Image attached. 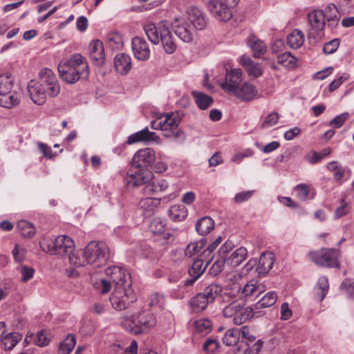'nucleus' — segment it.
Here are the masks:
<instances>
[{"label":"nucleus","mask_w":354,"mask_h":354,"mask_svg":"<svg viewBox=\"0 0 354 354\" xmlns=\"http://www.w3.org/2000/svg\"><path fill=\"white\" fill-rule=\"evenodd\" d=\"M339 46V40L338 39H333L331 41L327 42L324 46L323 50L325 54H333L334 53Z\"/></svg>","instance_id":"obj_58"},{"label":"nucleus","mask_w":354,"mask_h":354,"mask_svg":"<svg viewBox=\"0 0 354 354\" xmlns=\"http://www.w3.org/2000/svg\"><path fill=\"white\" fill-rule=\"evenodd\" d=\"M160 204V198L147 197L140 201L138 207L145 217H149L157 210Z\"/></svg>","instance_id":"obj_22"},{"label":"nucleus","mask_w":354,"mask_h":354,"mask_svg":"<svg viewBox=\"0 0 354 354\" xmlns=\"http://www.w3.org/2000/svg\"><path fill=\"white\" fill-rule=\"evenodd\" d=\"M206 26L205 15L197 7H191L185 18L176 19L172 24L176 36L185 43L192 42L196 37V30H203Z\"/></svg>","instance_id":"obj_3"},{"label":"nucleus","mask_w":354,"mask_h":354,"mask_svg":"<svg viewBox=\"0 0 354 354\" xmlns=\"http://www.w3.org/2000/svg\"><path fill=\"white\" fill-rule=\"evenodd\" d=\"M124 321L129 322L123 324L126 330L140 334L148 332L156 324V319L148 307L142 305L138 306V310L132 315L127 314L122 317Z\"/></svg>","instance_id":"obj_5"},{"label":"nucleus","mask_w":354,"mask_h":354,"mask_svg":"<svg viewBox=\"0 0 354 354\" xmlns=\"http://www.w3.org/2000/svg\"><path fill=\"white\" fill-rule=\"evenodd\" d=\"M158 192L156 181H152V180L146 183L142 188V192L145 195H151Z\"/></svg>","instance_id":"obj_59"},{"label":"nucleus","mask_w":354,"mask_h":354,"mask_svg":"<svg viewBox=\"0 0 354 354\" xmlns=\"http://www.w3.org/2000/svg\"><path fill=\"white\" fill-rule=\"evenodd\" d=\"M76 344V338L74 334H68L60 343L58 353L70 354Z\"/></svg>","instance_id":"obj_35"},{"label":"nucleus","mask_w":354,"mask_h":354,"mask_svg":"<svg viewBox=\"0 0 354 354\" xmlns=\"http://www.w3.org/2000/svg\"><path fill=\"white\" fill-rule=\"evenodd\" d=\"M170 218L174 221H180L187 216V209L181 205H173L169 211Z\"/></svg>","instance_id":"obj_39"},{"label":"nucleus","mask_w":354,"mask_h":354,"mask_svg":"<svg viewBox=\"0 0 354 354\" xmlns=\"http://www.w3.org/2000/svg\"><path fill=\"white\" fill-rule=\"evenodd\" d=\"M273 264L274 254L272 252H264L260 256L256 270L259 274L263 275L270 270Z\"/></svg>","instance_id":"obj_24"},{"label":"nucleus","mask_w":354,"mask_h":354,"mask_svg":"<svg viewBox=\"0 0 354 354\" xmlns=\"http://www.w3.org/2000/svg\"><path fill=\"white\" fill-rule=\"evenodd\" d=\"M328 288L329 284L327 277L324 276L320 277L315 287V297L319 301H322L326 297Z\"/></svg>","instance_id":"obj_36"},{"label":"nucleus","mask_w":354,"mask_h":354,"mask_svg":"<svg viewBox=\"0 0 354 354\" xmlns=\"http://www.w3.org/2000/svg\"><path fill=\"white\" fill-rule=\"evenodd\" d=\"M203 246L204 243L203 240H201L199 242L191 243L185 249V255L192 257L194 254L200 252Z\"/></svg>","instance_id":"obj_50"},{"label":"nucleus","mask_w":354,"mask_h":354,"mask_svg":"<svg viewBox=\"0 0 354 354\" xmlns=\"http://www.w3.org/2000/svg\"><path fill=\"white\" fill-rule=\"evenodd\" d=\"M192 93L196 104L201 109H207L213 103V98L203 92L194 91Z\"/></svg>","instance_id":"obj_33"},{"label":"nucleus","mask_w":354,"mask_h":354,"mask_svg":"<svg viewBox=\"0 0 354 354\" xmlns=\"http://www.w3.org/2000/svg\"><path fill=\"white\" fill-rule=\"evenodd\" d=\"M196 230L201 236H205L214 228V221L209 216H203L197 221Z\"/></svg>","instance_id":"obj_28"},{"label":"nucleus","mask_w":354,"mask_h":354,"mask_svg":"<svg viewBox=\"0 0 354 354\" xmlns=\"http://www.w3.org/2000/svg\"><path fill=\"white\" fill-rule=\"evenodd\" d=\"M305 36L304 32L299 29L293 30L289 33V47L293 49L300 48L304 43Z\"/></svg>","instance_id":"obj_34"},{"label":"nucleus","mask_w":354,"mask_h":354,"mask_svg":"<svg viewBox=\"0 0 354 354\" xmlns=\"http://www.w3.org/2000/svg\"><path fill=\"white\" fill-rule=\"evenodd\" d=\"M253 193L254 191H246L237 193L234 196V201L236 203H241L246 201L252 197Z\"/></svg>","instance_id":"obj_64"},{"label":"nucleus","mask_w":354,"mask_h":354,"mask_svg":"<svg viewBox=\"0 0 354 354\" xmlns=\"http://www.w3.org/2000/svg\"><path fill=\"white\" fill-rule=\"evenodd\" d=\"M207 266V263L205 266H203V261L202 259H196L193 262L191 268L188 271L189 275L196 276V277L199 278L205 270Z\"/></svg>","instance_id":"obj_47"},{"label":"nucleus","mask_w":354,"mask_h":354,"mask_svg":"<svg viewBox=\"0 0 354 354\" xmlns=\"http://www.w3.org/2000/svg\"><path fill=\"white\" fill-rule=\"evenodd\" d=\"M340 288L345 290L348 294L349 298L354 299V280L351 279H344L340 286Z\"/></svg>","instance_id":"obj_55"},{"label":"nucleus","mask_w":354,"mask_h":354,"mask_svg":"<svg viewBox=\"0 0 354 354\" xmlns=\"http://www.w3.org/2000/svg\"><path fill=\"white\" fill-rule=\"evenodd\" d=\"M341 205L335 212V218H339L346 215L349 212V207L346 202L345 197L340 200Z\"/></svg>","instance_id":"obj_56"},{"label":"nucleus","mask_w":354,"mask_h":354,"mask_svg":"<svg viewBox=\"0 0 354 354\" xmlns=\"http://www.w3.org/2000/svg\"><path fill=\"white\" fill-rule=\"evenodd\" d=\"M106 45L112 50L121 48L123 46L122 36L116 32L109 33L106 36Z\"/></svg>","instance_id":"obj_41"},{"label":"nucleus","mask_w":354,"mask_h":354,"mask_svg":"<svg viewBox=\"0 0 354 354\" xmlns=\"http://www.w3.org/2000/svg\"><path fill=\"white\" fill-rule=\"evenodd\" d=\"M240 335H242V337L250 342H252L255 340L256 337L252 330H251L248 326H243L240 329Z\"/></svg>","instance_id":"obj_61"},{"label":"nucleus","mask_w":354,"mask_h":354,"mask_svg":"<svg viewBox=\"0 0 354 354\" xmlns=\"http://www.w3.org/2000/svg\"><path fill=\"white\" fill-rule=\"evenodd\" d=\"M88 50L90 58L93 64L97 66H103L105 62V54L102 41L98 39L91 41Z\"/></svg>","instance_id":"obj_18"},{"label":"nucleus","mask_w":354,"mask_h":354,"mask_svg":"<svg viewBox=\"0 0 354 354\" xmlns=\"http://www.w3.org/2000/svg\"><path fill=\"white\" fill-rule=\"evenodd\" d=\"M239 337V329L236 328H230L226 331L223 342L227 346H235L238 343Z\"/></svg>","instance_id":"obj_42"},{"label":"nucleus","mask_w":354,"mask_h":354,"mask_svg":"<svg viewBox=\"0 0 354 354\" xmlns=\"http://www.w3.org/2000/svg\"><path fill=\"white\" fill-rule=\"evenodd\" d=\"M66 257L68 259L70 263L73 266L81 267L84 266L86 263L87 264V261L83 252H73Z\"/></svg>","instance_id":"obj_46"},{"label":"nucleus","mask_w":354,"mask_h":354,"mask_svg":"<svg viewBox=\"0 0 354 354\" xmlns=\"http://www.w3.org/2000/svg\"><path fill=\"white\" fill-rule=\"evenodd\" d=\"M248 257V250L245 247H240L234 251L227 258V264L232 267L239 266Z\"/></svg>","instance_id":"obj_29"},{"label":"nucleus","mask_w":354,"mask_h":354,"mask_svg":"<svg viewBox=\"0 0 354 354\" xmlns=\"http://www.w3.org/2000/svg\"><path fill=\"white\" fill-rule=\"evenodd\" d=\"M156 141L158 142L160 138L154 132L149 131L148 127L130 135L127 140L128 145H133L139 142Z\"/></svg>","instance_id":"obj_19"},{"label":"nucleus","mask_w":354,"mask_h":354,"mask_svg":"<svg viewBox=\"0 0 354 354\" xmlns=\"http://www.w3.org/2000/svg\"><path fill=\"white\" fill-rule=\"evenodd\" d=\"M195 329L202 335H207L212 331V322L209 319H200L194 322Z\"/></svg>","instance_id":"obj_45"},{"label":"nucleus","mask_w":354,"mask_h":354,"mask_svg":"<svg viewBox=\"0 0 354 354\" xmlns=\"http://www.w3.org/2000/svg\"><path fill=\"white\" fill-rule=\"evenodd\" d=\"M153 173L149 169L141 170L139 171H129L126 176V183L128 186L133 187L145 185L149 180H152Z\"/></svg>","instance_id":"obj_15"},{"label":"nucleus","mask_w":354,"mask_h":354,"mask_svg":"<svg viewBox=\"0 0 354 354\" xmlns=\"http://www.w3.org/2000/svg\"><path fill=\"white\" fill-rule=\"evenodd\" d=\"M248 45L253 53V56L259 58L266 52V45L255 36L250 37L248 40Z\"/></svg>","instance_id":"obj_30"},{"label":"nucleus","mask_w":354,"mask_h":354,"mask_svg":"<svg viewBox=\"0 0 354 354\" xmlns=\"http://www.w3.org/2000/svg\"><path fill=\"white\" fill-rule=\"evenodd\" d=\"M218 346L219 344L216 339L209 338L204 342L203 349L207 353H212L218 349Z\"/></svg>","instance_id":"obj_57"},{"label":"nucleus","mask_w":354,"mask_h":354,"mask_svg":"<svg viewBox=\"0 0 354 354\" xmlns=\"http://www.w3.org/2000/svg\"><path fill=\"white\" fill-rule=\"evenodd\" d=\"M279 120V115L277 112H272L268 114L263 123L261 124V128L268 129L274 125Z\"/></svg>","instance_id":"obj_53"},{"label":"nucleus","mask_w":354,"mask_h":354,"mask_svg":"<svg viewBox=\"0 0 354 354\" xmlns=\"http://www.w3.org/2000/svg\"><path fill=\"white\" fill-rule=\"evenodd\" d=\"M169 27V23L167 21H160L158 24L148 23L144 26V30L149 40L153 44H158L163 30Z\"/></svg>","instance_id":"obj_16"},{"label":"nucleus","mask_w":354,"mask_h":354,"mask_svg":"<svg viewBox=\"0 0 354 354\" xmlns=\"http://www.w3.org/2000/svg\"><path fill=\"white\" fill-rule=\"evenodd\" d=\"M235 6L232 4L230 0H209L207 8L216 19L227 21L232 17L231 8Z\"/></svg>","instance_id":"obj_10"},{"label":"nucleus","mask_w":354,"mask_h":354,"mask_svg":"<svg viewBox=\"0 0 354 354\" xmlns=\"http://www.w3.org/2000/svg\"><path fill=\"white\" fill-rule=\"evenodd\" d=\"M58 72L61 79L71 84L80 80H87L90 74L87 60L80 53H75L68 59L60 62Z\"/></svg>","instance_id":"obj_4"},{"label":"nucleus","mask_w":354,"mask_h":354,"mask_svg":"<svg viewBox=\"0 0 354 354\" xmlns=\"http://www.w3.org/2000/svg\"><path fill=\"white\" fill-rule=\"evenodd\" d=\"M294 192L298 198L301 201H306L310 194V187L306 184H299L295 187Z\"/></svg>","instance_id":"obj_51"},{"label":"nucleus","mask_w":354,"mask_h":354,"mask_svg":"<svg viewBox=\"0 0 354 354\" xmlns=\"http://www.w3.org/2000/svg\"><path fill=\"white\" fill-rule=\"evenodd\" d=\"M348 115H349L348 113H344L336 116L330 122V125L335 128L340 127L344 124V122L348 119Z\"/></svg>","instance_id":"obj_63"},{"label":"nucleus","mask_w":354,"mask_h":354,"mask_svg":"<svg viewBox=\"0 0 354 354\" xmlns=\"http://www.w3.org/2000/svg\"><path fill=\"white\" fill-rule=\"evenodd\" d=\"M114 67L120 75L127 74L131 68V59L125 53L118 54L114 59Z\"/></svg>","instance_id":"obj_23"},{"label":"nucleus","mask_w":354,"mask_h":354,"mask_svg":"<svg viewBox=\"0 0 354 354\" xmlns=\"http://www.w3.org/2000/svg\"><path fill=\"white\" fill-rule=\"evenodd\" d=\"M169 27H167L163 30V34L160 37V41H161L162 46L166 53L172 54L177 48L176 44L169 30Z\"/></svg>","instance_id":"obj_27"},{"label":"nucleus","mask_w":354,"mask_h":354,"mask_svg":"<svg viewBox=\"0 0 354 354\" xmlns=\"http://www.w3.org/2000/svg\"><path fill=\"white\" fill-rule=\"evenodd\" d=\"M83 254L85 255L87 264L97 268L106 264L110 250L107 244L103 241H91L85 248Z\"/></svg>","instance_id":"obj_7"},{"label":"nucleus","mask_w":354,"mask_h":354,"mask_svg":"<svg viewBox=\"0 0 354 354\" xmlns=\"http://www.w3.org/2000/svg\"><path fill=\"white\" fill-rule=\"evenodd\" d=\"M179 122L180 119L173 113L160 114L151 122V127L156 130L170 131L175 129Z\"/></svg>","instance_id":"obj_13"},{"label":"nucleus","mask_w":354,"mask_h":354,"mask_svg":"<svg viewBox=\"0 0 354 354\" xmlns=\"http://www.w3.org/2000/svg\"><path fill=\"white\" fill-rule=\"evenodd\" d=\"M225 263H227L225 258H221L218 259L212 264L209 272L214 276L218 275L223 270Z\"/></svg>","instance_id":"obj_52"},{"label":"nucleus","mask_w":354,"mask_h":354,"mask_svg":"<svg viewBox=\"0 0 354 354\" xmlns=\"http://www.w3.org/2000/svg\"><path fill=\"white\" fill-rule=\"evenodd\" d=\"M17 229L24 237L28 239L33 237L36 232L34 225L25 220L18 222Z\"/></svg>","instance_id":"obj_37"},{"label":"nucleus","mask_w":354,"mask_h":354,"mask_svg":"<svg viewBox=\"0 0 354 354\" xmlns=\"http://www.w3.org/2000/svg\"><path fill=\"white\" fill-rule=\"evenodd\" d=\"M22 336L19 333H9L6 332L0 338V342L3 345L4 349L6 351L12 350L17 343L21 341Z\"/></svg>","instance_id":"obj_31"},{"label":"nucleus","mask_w":354,"mask_h":354,"mask_svg":"<svg viewBox=\"0 0 354 354\" xmlns=\"http://www.w3.org/2000/svg\"><path fill=\"white\" fill-rule=\"evenodd\" d=\"M265 291V286L257 279L250 280L242 288L241 294L247 297H258Z\"/></svg>","instance_id":"obj_20"},{"label":"nucleus","mask_w":354,"mask_h":354,"mask_svg":"<svg viewBox=\"0 0 354 354\" xmlns=\"http://www.w3.org/2000/svg\"><path fill=\"white\" fill-rule=\"evenodd\" d=\"M241 64L250 76L258 77L263 73L261 66L259 64L254 62L248 56H241Z\"/></svg>","instance_id":"obj_25"},{"label":"nucleus","mask_w":354,"mask_h":354,"mask_svg":"<svg viewBox=\"0 0 354 354\" xmlns=\"http://www.w3.org/2000/svg\"><path fill=\"white\" fill-rule=\"evenodd\" d=\"M243 81V71L240 68H233L226 71L225 81L220 84L225 91L232 93Z\"/></svg>","instance_id":"obj_14"},{"label":"nucleus","mask_w":354,"mask_h":354,"mask_svg":"<svg viewBox=\"0 0 354 354\" xmlns=\"http://www.w3.org/2000/svg\"><path fill=\"white\" fill-rule=\"evenodd\" d=\"M324 12L326 14L328 26L331 28L336 27L340 18V14L336 6L333 3L328 5Z\"/></svg>","instance_id":"obj_26"},{"label":"nucleus","mask_w":354,"mask_h":354,"mask_svg":"<svg viewBox=\"0 0 354 354\" xmlns=\"http://www.w3.org/2000/svg\"><path fill=\"white\" fill-rule=\"evenodd\" d=\"M223 292L221 286L212 283L207 286L201 293L206 298L207 301L212 303L214 299Z\"/></svg>","instance_id":"obj_38"},{"label":"nucleus","mask_w":354,"mask_h":354,"mask_svg":"<svg viewBox=\"0 0 354 354\" xmlns=\"http://www.w3.org/2000/svg\"><path fill=\"white\" fill-rule=\"evenodd\" d=\"M288 328L282 323H277L275 327L274 337L277 341L286 343L287 342Z\"/></svg>","instance_id":"obj_49"},{"label":"nucleus","mask_w":354,"mask_h":354,"mask_svg":"<svg viewBox=\"0 0 354 354\" xmlns=\"http://www.w3.org/2000/svg\"><path fill=\"white\" fill-rule=\"evenodd\" d=\"M257 92V91L253 84L245 82L241 86H239L232 93L243 101H250L254 97Z\"/></svg>","instance_id":"obj_21"},{"label":"nucleus","mask_w":354,"mask_h":354,"mask_svg":"<svg viewBox=\"0 0 354 354\" xmlns=\"http://www.w3.org/2000/svg\"><path fill=\"white\" fill-rule=\"evenodd\" d=\"M156 160V152L153 149L145 148L138 150L133 156L131 167L135 169L145 170Z\"/></svg>","instance_id":"obj_12"},{"label":"nucleus","mask_w":354,"mask_h":354,"mask_svg":"<svg viewBox=\"0 0 354 354\" xmlns=\"http://www.w3.org/2000/svg\"><path fill=\"white\" fill-rule=\"evenodd\" d=\"M209 304L204 295L200 292L194 296L189 301V306L193 312L200 313L205 310Z\"/></svg>","instance_id":"obj_32"},{"label":"nucleus","mask_w":354,"mask_h":354,"mask_svg":"<svg viewBox=\"0 0 354 354\" xmlns=\"http://www.w3.org/2000/svg\"><path fill=\"white\" fill-rule=\"evenodd\" d=\"M253 154H254L253 150H252L250 149H246L243 150L241 153L235 154L233 156L232 160L236 164H239L244 158L250 157Z\"/></svg>","instance_id":"obj_62"},{"label":"nucleus","mask_w":354,"mask_h":354,"mask_svg":"<svg viewBox=\"0 0 354 354\" xmlns=\"http://www.w3.org/2000/svg\"><path fill=\"white\" fill-rule=\"evenodd\" d=\"M106 274L114 284V290L110 296V302L113 308L117 310L128 308L137 298L132 288L131 274L120 266L106 268Z\"/></svg>","instance_id":"obj_1"},{"label":"nucleus","mask_w":354,"mask_h":354,"mask_svg":"<svg viewBox=\"0 0 354 354\" xmlns=\"http://www.w3.org/2000/svg\"><path fill=\"white\" fill-rule=\"evenodd\" d=\"M50 339L44 330L37 333V337L35 338V344L39 346H44L48 344Z\"/></svg>","instance_id":"obj_60"},{"label":"nucleus","mask_w":354,"mask_h":354,"mask_svg":"<svg viewBox=\"0 0 354 354\" xmlns=\"http://www.w3.org/2000/svg\"><path fill=\"white\" fill-rule=\"evenodd\" d=\"M20 274L21 275V281L27 282L33 277L35 269L32 267L23 265L20 268Z\"/></svg>","instance_id":"obj_54"},{"label":"nucleus","mask_w":354,"mask_h":354,"mask_svg":"<svg viewBox=\"0 0 354 354\" xmlns=\"http://www.w3.org/2000/svg\"><path fill=\"white\" fill-rule=\"evenodd\" d=\"M39 77V82H29L28 89L34 103L41 105L45 102L47 97H54L58 95L60 86L55 74L50 68H42Z\"/></svg>","instance_id":"obj_2"},{"label":"nucleus","mask_w":354,"mask_h":354,"mask_svg":"<svg viewBox=\"0 0 354 354\" xmlns=\"http://www.w3.org/2000/svg\"><path fill=\"white\" fill-rule=\"evenodd\" d=\"M339 251L332 248H322L317 251L310 252V259L319 266L337 268L339 266Z\"/></svg>","instance_id":"obj_9"},{"label":"nucleus","mask_w":354,"mask_h":354,"mask_svg":"<svg viewBox=\"0 0 354 354\" xmlns=\"http://www.w3.org/2000/svg\"><path fill=\"white\" fill-rule=\"evenodd\" d=\"M19 104V98L15 93L1 94L0 106L7 109H11Z\"/></svg>","instance_id":"obj_43"},{"label":"nucleus","mask_w":354,"mask_h":354,"mask_svg":"<svg viewBox=\"0 0 354 354\" xmlns=\"http://www.w3.org/2000/svg\"><path fill=\"white\" fill-rule=\"evenodd\" d=\"M308 21L311 27L309 38L315 41L322 39L320 31L326 26V14L321 10H313L308 13Z\"/></svg>","instance_id":"obj_11"},{"label":"nucleus","mask_w":354,"mask_h":354,"mask_svg":"<svg viewBox=\"0 0 354 354\" xmlns=\"http://www.w3.org/2000/svg\"><path fill=\"white\" fill-rule=\"evenodd\" d=\"M222 313L224 317L232 319L234 324L239 326L253 317L254 309L245 306L243 301H233L223 309Z\"/></svg>","instance_id":"obj_8"},{"label":"nucleus","mask_w":354,"mask_h":354,"mask_svg":"<svg viewBox=\"0 0 354 354\" xmlns=\"http://www.w3.org/2000/svg\"><path fill=\"white\" fill-rule=\"evenodd\" d=\"M131 48L134 57L140 61L147 60L150 57V48L147 41L141 37H135L131 40Z\"/></svg>","instance_id":"obj_17"},{"label":"nucleus","mask_w":354,"mask_h":354,"mask_svg":"<svg viewBox=\"0 0 354 354\" xmlns=\"http://www.w3.org/2000/svg\"><path fill=\"white\" fill-rule=\"evenodd\" d=\"M149 229L154 234H162L166 230V223L160 218H154L150 223Z\"/></svg>","instance_id":"obj_48"},{"label":"nucleus","mask_w":354,"mask_h":354,"mask_svg":"<svg viewBox=\"0 0 354 354\" xmlns=\"http://www.w3.org/2000/svg\"><path fill=\"white\" fill-rule=\"evenodd\" d=\"M13 87V80L10 75H0V95L9 94Z\"/></svg>","instance_id":"obj_44"},{"label":"nucleus","mask_w":354,"mask_h":354,"mask_svg":"<svg viewBox=\"0 0 354 354\" xmlns=\"http://www.w3.org/2000/svg\"><path fill=\"white\" fill-rule=\"evenodd\" d=\"M277 297L273 292L266 293L260 300L254 304V308L259 310L263 308H268L275 304Z\"/></svg>","instance_id":"obj_40"},{"label":"nucleus","mask_w":354,"mask_h":354,"mask_svg":"<svg viewBox=\"0 0 354 354\" xmlns=\"http://www.w3.org/2000/svg\"><path fill=\"white\" fill-rule=\"evenodd\" d=\"M40 246L49 254L59 255L62 257H66L75 250L74 241L66 235H60L55 239L44 237L40 241Z\"/></svg>","instance_id":"obj_6"}]
</instances>
